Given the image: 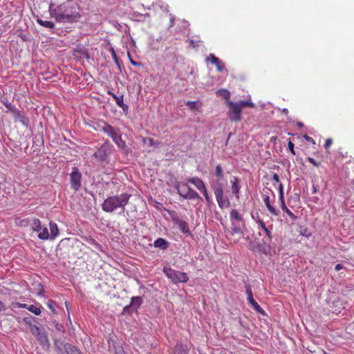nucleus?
Listing matches in <instances>:
<instances>
[{
  "label": "nucleus",
  "mask_w": 354,
  "mask_h": 354,
  "mask_svg": "<svg viewBox=\"0 0 354 354\" xmlns=\"http://www.w3.org/2000/svg\"><path fill=\"white\" fill-rule=\"evenodd\" d=\"M343 267H344V266H343V265H342V264H341V263H338V264H337V265L335 266V270H336V271H339V270H340L341 269H342V268H343Z\"/></svg>",
  "instance_id": "50"
},
{
  "label": "nucleus",
  "mask_w": 354,
  "mask_h": 354,
  "mask_svg": "<svg viewBox=\"0 0 354 354\" xmlns=\"http://www.w3.org/2000/svg\"><path fill=\"white\" fill-rule=\"evenodd\" d=\"M107 93L113 97L115 100L116 104L120 107L124 103L123 95L118 96L111 91H109Z\"/></svg>",
  "instance_id": "27"
},
{
  "label": "nucleus",
  "mask_w": 354,
  "mask_h": 354,
  "mask_svg": "<svg viewBox=\"0 0 354 354\" xmlns=\"http://www.w3.org/2000/svg\"><path fill=\"white\" fill-rule=\"evenodd\" d=\"M215 176L218 178L216 182H218L219 180L223 178L224 174L223 170L221 165H216L215 168Z\"/></svg>",
  "instance_id": "31"
},
{
  "label": "nucleus",
  "mask_w": 354,
  "mask_h": 354,
  "mask_svg": "<svg viewBox=\"0 0 354 354\" xmlns=\"http://www.w3.org/2000/svg\"><path fill=\"white\" fill-rule=\"evenodd\" d=\"M37 339L40 343L41 345L43 346H48L49 345V341L47 335H46L44 330H41L36 335H35Z\"/></svg>",
  "instance_id": "17"
},
{
  "label": "nucleus",
  "mask_w": 354,
  "mask_h": 354,
  "mask_svg": "<svg viewBox=\"0 0 354 354\" xmlns=\"http://www.w3.org/2000/svg\"><path fill=\"white\" fill-rule=\"evenodd\" d=\"M174 186L178 194L185 199H202L199 194L187 185V182L176 181Z\"/></svg>",
  "instance_id": "4"
},
{
  "label": "nucleus",
  "mask_w": 354,
  "mask_h": 354,
  "mask_svg": "<svg viewBox=\"0 0 354 354\" xmlns=\"http://www.w3.org/2000/svg\"><path fill=\"white\" fill-rule=\"evenodd\" d=\"M272 180H273V181H274V183H279V185L280 184H281V183H280L279 177V176H278L277 174H273V176H272Z\"/></svg>",
  "instance_id": "42"
},
{
  "label": "nucleus",
  "mask_w": 354,
  "mask_h": 354,
  "mask_svg": "<svg viewBox=\"0 0 354 354\" xmlns=\"http://www.w3.org/2000/svg\"><path fill=\"white\" fill-rule=\"evenodd\" d=\"M185 104L189 108L190 110L194 111L197 110L198 111L200 109V106H198L196 103V102H192V101H187Z\"/></svg>",
  "instance_id": "33"
},
{
  "label": "nucleus",
  "mask_w": 354,
  "mask_h": 354,
  "mask_svg": "<svg viewBox=\"0 0 354 354\" xmlns=\"http://www.w3.org/2000/svg\"><path fill=\"white\" fill-rule=\"evenodd\" d=\"M201 192L203 194V195H204V196H205V198L206 201H207V203H209V202L210 201V197H209V194H208V193H207V191L206 187H205V188H204V189H203V190H201Z\"/></svg>",
  "instance_id": "40"
},
{
  "label": "nucleus",
  "mask_w": 354,
  "mask_h": 354,
  "mask_svg": "<svg viewBox=\"0 0 354 354\" xmlns=\"http://www.w3.org/2000/svg\"><path fill=\"white\" fill-rule=\"evenodd\" d=\"M82 174L77 167H73L70 174L71 187L74 191H77L81 187Z\"/></svg>",
  "instance_id": "7"
},
{
  "label": "nucleus",
  "mask_w": 354,
  "mask_h": 354,
  "mask_svg": "<svg viewBox=\"0 0 354 354\" xmlns=\"http://www.w3.org/2000/svg\"><path fill=\"white\" fill-rule=\"evenodd\" d=\"M64 349L66 351V354H81L79 349L69 344H66L64 345Z\"/></svg>",
  "instance_id": "25"
},
{
  "label": "nucleus",
  "mask_w": 354,
  "mask_h": 354,
  "mask_svg": "<svg viewBox=\"0 0 354 354\" xmlns=\"http://www.w3.org/2000/svg\"><path fill=\"white\" fill-rule=\"evenodd\" d=\"M13 115L15 118L21 123L24 126L28 127L29 124V119L22 114L19 110L14 109L12 110Z\"/></svg>",
  "instance_id": "11"
},
{
  "label": "nucleus",
  "mask_w": 354,
  "mask_h": 354,
  "mask_svg": "<svg viewBox=\"0 0 354 354\" xmlns=\"http://www.w3.org/2000/svg\"><path fill=\"white\" fill-rule=\"evenodd\" d=\"M24 322L29 326V327L32 324L31 322V319L29 317H24Z\"/></svg>",
  "instance_id": "47"
},
{
  "label": "nucleus",
  "mask_w": 354,
  "mask_h": 354,
  "mask_svg": "<svg viewBox=\"0 0 354 354\" xmlns=\"http://www.w3.org/2000/svg\"><path fill=\"white\" fill-rule=\"evenodd\" d=\"M147 141H148L149 145L151 146V147L158 146L160 144V142H155L153 141V140L152 138H144L143 139V142H146Z\"/></svg>",
  "instance_id": "38"
},
{
  "label": "nucleus",
  "mask_w": 354,
  "mask_h": 354,
  "mask_svg": "<svg viewBox=\"0 0 354 354\" xmlns=\"http://www.w3.org/2000/svg\"><path fill=\"white\" fill-rule=\"evenodd\" d=\"M142 304V299L140 297H133L131 298V302L129 306H127L124 308V310H126L128 308H130L131 306L133 307L135 310L138 309L140 306Z\"/></svg>",
  "instance_id": "22"
},
{
  "label": "nucleus",
  "mask_w": 354,
  "mask_h": 354,
  "mask_svg": "<svg viewBox=\"0 0 354 354\" xmlns=\"http://www.w3.org/2000/svg\"><path fill=\"white\" fill-rule=\"evenodd\" d=\"M93 156L100 162H104L107 158V147L102 145L94 153Z\"/></svg>",
  "instance_id": "9"
},
{
  "label": "nucleus",
  "mask_w": 354,
  "mask_h": 354,
  "mask_svg": "<svg viewBox=\"0 0 354 354\" xmlns=\"http://www.w3.org/2000/svg\"><path fill=\"white\" fill-rule=\"evenodd\" d=\"M163 272L174 283H186L189 281L187 273L176 270L168 266L164 267Z\"/></svg>",
  "instance_id": "5"
},
{
  "label": "nucleus",
  "mask_w": 354,
  "mask_h": 354,
  "mask_svg": "<svg viewBox=\"0 0 354 354\" xmlns=\"http://www.w3.org/2000/svg\"><path fill=\"white\" fill-rule=\"evenodd\" d=\"M230 219L232 221L233 224H234L233 221H243V217L239 214L238 211L235 209H232L231 210L230 214Z\"/></svg>",
  "instance_id": "26"
},
{
  "label": "nucleus",
  "mask_w": 354,
  "mask_h": 354,
  "mask_svg": "<svg viewBox=\"0 0 354 354\" xmlns=\"http://www.w3.org/2000/svg\"><path fill=\"white\" fill-rule=\"evenodd\" d=\"M31 227H32V230L35 232H40L42 229L40 220L39 218H34L32 220Z\"/></svg>",
  "instance_id": "24"
},
{
  "label": "nucleus",
  "mask_w": 354,
  "mask_h": 354,
  "mask_svg": "<svg viewBox=\"0 0 354 354\" xmlns=\"http://www.w3.org/2000/svg\"><path fill=\"white\" fill-rule=\"evenodd\" d=\"M6 106L7 108H9V109H11V108H12V106H11V104H6Z\"/></svg>",
  "instance_id": "56"
},
{
  "label": "nucleus",
  "mask_w": 354,
  "mask_h": 354,
  "mask_svg": "<svg viewBox=\"0 0 354 354\" xmlns=\"http://www.w3.org/2000/svg\"><path fill=\"white\" fill-rule=\"evenodd\" d=\"M153 245L155 248L166 250L168 247V242L162 238H158L154 241Z\"/></svg>",
  "instance_id": "21"
},
{
  "label": "nucleus",
  "mask_w": 354,
  "mask_h": 354,
  "mask_svg": "<svg viewBox=\"0 0 354 354\" xmlns=\"http://www.w3.org/2000/svg\"><path fill=\"white\" fill-rule=\"evenodd\" d=\"M50 234L47 227H42L41 230L39 232L38 238L41 240H47L50 239Z\"/></svg>",
  "instance_id": "29"
},
{
  "label": "nucleus",
  "mask_w": 354,
  "mask_h": 354,
  "mask_svg": "<svg viewBox=\"0 0 354 354\" xmlns=\"http://www.w3.org/2000/svg\"><path fill=\"white\" fill-rule=\"evenodd\" d=\"M130 197L131 195L127 193L109 196L102 203V209L107 213H112L117 209H122L124 211Z\"/></svg>",
  "instance_id": "2"
},
{
  "label": "nucleus",
  "mask_w": 354,
  "mask_h": 354,
  "mask_svg": "<svg viewBox=\"0 0 354 354\" xmlns=\"http://www.w3.org/2000/svg\"><path fill=\"white\" fill-rule=\"evenodd\" d=\"M263 201H264L265 205H266V207L268 208V211L271 214H272L274 215L278 214V212L277 211V209L271 205L269 196H268V195L264 196Z\"/></svg>",
  "instance_id": "20"
},
{
  "label": "nucleus",
  "mask_w": 354,
  "mask_h": 354,
  "mask_svg": "<svg viewBox=\"0 0 354 354\" xmlns=\"http://www.w3.org/2000/svg\"><path fill=\"white\" fill-rule=\"evenodd\" d=\"M187 183L193 184L199 191L203 190L205 188L204 183L199 178H190L187 179Z\"/></svg>",
  "instance_id": "16"
},
{
  "label": "nucleus",
  "mask_w": 354,
  "mask_h": 354,
  "mask_svg": "<svg viewBox=\"0 0 354 354\" xmlns=\"http://www.w3.org/2000/svg\"><path fill=\"white\" fill-rule=\"evenodd\" d=\"M258 224L259 225V227L261 228L263 230H266V228L267 227L266 226L265 223L263 221H261V220H259L258 221Z\"/></svg>",
  "instance_id": "46"
},
{
  "label": "nucleus",
  "mask_w": 354,
  "mask_h": 354,
  "mask_svg": "<svg viewBox=\"0 0 354 354\" xmlns=\"http://www.w3.org/2000/svg\"><path fill=\"white\" fill-rule=\"evenodd\" d=\"M49 226L50 230V239H54L59 234V229L57 225L55 223L50 221L49 223Z\"/></svg>",
  "instance_id": "23"
},
{
  "label": "nucleus",
  "mask_w": 354,
  "mask_h": 354,
  "mask_svg": "<svg viewBox=\"0 0 354 354\" xmlns=\"http://www.w3.org/2000/svg\"><path fill=\"white\" fill-rule=\"evenodd\" d=\"M304 138L306 140L310 141V136H308L307 134H305V135L304 136Z\"/></svg>",
  "instance_id": "54"
},
{
  "label": "nucleus",
  "mask_w": 354,
  "mask_h": 354,
  "mask_svg": "<svg viewBox=\"0 0 354 354\" xmlns=\"http://www.w3.org/2000/svg\"><path fill=\"white\" fill-rule=\"evenodd\" d=\"M310 141H311V142H313V144H315V142L314 140H313L312 138H311V139H310Z\"/></svg>",
  "instance_id": "59"
},
{
  "label": "nucleus",
  "mask_w": 354,
  "mask_h": 354,
  "mask_svg": "<svg viewBox=\"0 0 354 354\" xmlns=\"http://www.w3.org/2000/svg\"><path fill=\"white\" fill-rule=\"evenodd\" d=\"M207 61L215 64L218 71L221 72L224 70L223 63L213 54H210L209 57H207Z\"/></svg>",
  "instance_id": "12"
},
{
  "label": "nucleus",
  "mask_w": 354,
  "mask_h": 354,
  "mask_svg": "<svg viewBox=\"0 0 354 354\" xmlns=\"http://www.w3.org/2000/svg\"><path fill=\"white\" fill-rule=\"evenodd\" d=\"M48 307H49L50 308H53V307H52V306H51L50 304H48Z\"/></svg>",
  "instance_id": "60"
},
{
  "label": "nucleus",
  "mask_w": 354,
  "mask_h": 354,
  "mask_svg": "<svg viewBox=\"0 0 354 354\" xmlns=\"http://www.w3.org/2000/svg\"><path fill=\"white\" fill-rule=\"evenodd\" d=\"M12 306L14 308H21V304L19 302H13L12 303Z\"/></svg>",
  "instance_id": "49"
},
{
  "label": "nucleus",
  "mask_w": 354,
  "mask_h": 354,
  "mask_svg": "<svg viewBox=\"0 0 354 354\" xmlns=\"http://www.w3.org/2000/svg\"><path fill=\"white\" fill-rule=\"evenodd\" d=\"M110 352L113 354H123V349L121 346L116 345V342L112 339L108 341Z\"/></svg>",
  "instance_id": "14"
},
{
  "label": "nucleus",
  "mask_w": 354,
  "mask_h": 354,
  "mask_svg": "<svg viewBox=\"0 0 354 354\" xmlns=\"http://www.w3.org/2000/svg\"><path fill=\"white\" fill-rule=\"evenodd\" d=\"M229 108L228 117L232 122H239L241 120V110L245 107L254 108V104L250 100H240L233 102L230 100L227 102Z\"/></svg>",
  "instance_id": "3"
},
{
  "label": "nucleus",
  "mask_w": 354,
  "mask_h": 354,
  "mask_svg": "<svg viewBox=\"0 0 354 354\" xmlns=\"http://www.w3.org/2000/svg\"><path fill=\"white\" fill-rule=\"evenodd\" d=\"M352 183H353V184L354 185V179L353 180Z\"/></svg>",
  "instance_id": "61"
},
{
  "label": "nucleus",
  "mask_w": 354,
  "mask_h": 354,
  "mask_svg": "<svg viewBox=\"0 0 354 354\" xmlns=\"http://www.w3.org/2000/svg\"><path fill=\"white\" fill-rule=\"evenodd\" d=\"M297 126L299 127H303V124L301 122H297Z\"/></svg>",
  "instance_id": "57"
},
{
  "label": "nucleus",
  "mask_w": 354,
  "mask_h": 354,
  "mask_svg": "<svg viewBox=\"0 0 354 354\" xmlns=\"http://www.w3.org/2000/svg\"><path fill=\"white\" fill-rule=\"evenodd\" d=\"M189 352L187 346L181 343L176 344L174 350V354H189Z\"/></svg>",
  "instance_id": "18"
},
{
  "label": "nucleus",
  "mask_w": 354,
  "mask_h": 354,
  "mask_svg": "<svg viewBox=\"0 0 354 354\" xmlns=\"http://www.w3.org/2000/svg\"><path fill=\"white\" fill-rule=\"evenodd\" d=\"M216 94H217V95L222 96L224 99H225L227 100V102L228 100H230V93L227 89H224V88L219 89L216 91Z\"/></svg>",
  "instance_id": "32"
},
{
  "label": "nucleus",
  "mask_w": 354,
  "mask_h": 354,
  "mask_svg": "<svg viewBox=\"0 0 354 354\" xmlns=\"http://www.w3.org/2000/svg\"><path fill=\"white\" fill-rule=\"evenodd\" d=\"M30 332L35 336L39 331H41V330H42L41 328H40L36 324H32L30 327Z\"/></svg>",
  "instance_id": "36"
},
{
  "label": "nucleus",
  "mask_w": 354,
  "mask_h": 354,
  "mask_svg": "<svg viewBox=\"0 0 354 354\" xmlns=\"http://www.w3.org/2000/svg\"><path fill=\"white\" fill-rule=\"evenodd\" d=\"M131 64L134 66H136L138 64L136 62L133 61L132 59L131 60Z\"/></svg>",
  "instance_id": "58"
},
{
  "label": "nucleus",
  "mask_w": 354,
  "mask_h": 354,
  "mask_svg": "<svg viewBox=\"0 0 354 354\" xmlns=\"http://www.w3.org/2000/svg\"><path fill=\"white\" fill-rule=\"evenodd\" d=\"M97 127L99 131L104 132L111 138L113 137L117 131H119V129L114 128L105 122L99 124Z\"/></svg>",
  "instance_id": "8"
},
{
  "label": "nucleus",
  "mask_w": 354,
  "mask_h": 354,
  "mask_svg": "<svg viewBox=\"0 0 354 354\" xmlns=\"http://www.w3.org/2000/svg\"><path fill=\"white\" fill-rule=\"evenodd\" d=\"M28 306H28V305H27L26 304H21V308L28 309Z\"/></svg>",
  "instance_id": "53"
},
{
  "label": "nucleus",
  "mask_w": 354,
  "mask_h": 354,
  "mask_svg": "<svg viewBox=\"0 0 354 354\" xmlns=\"http://www.w3.org/2000/svg\"><path fill=\"white\" fill-rule=\"evenodd\" d=\"M77 4L72 1H66L53 10V15L59 22H72L80 17Z\"/></svg>",
  "instance_id": "1"
},
{
  "label": "nucleus",
  "mask_w": 354,
  "mask_h": 354,
  "mask_svg": "<svg viewBox=\"0 0 354 354\" xmlns=\"http://www.w3.org/2000/svg\"><path fill=\"white\" fill-rule=\"evenodd\" d=\"M5 306L3 302L0 301V312L5 310Z\"/></svg>",
  "instance_id": "51"
},
{
  "label": "nucleus",
  "mask_w": 354,
  "mask_h": 354,
  "mask_svg": "<svg viewBox=\"0 0 354 354\" xmlns=\"http://www.w3.org/2000/svg\"><path fill=\"white\" fill-rule=\"evenodd\" d=\"M113 141L115 142V144L120 149H125L126 148V143L122 140L121 137V134L119 133V131H117L113 137H111Z\"/></svg>",
  "instance_id": "15"
},
{
  "label": "nucleus",
  "mask_w": 354,
  "mask_h": 354,
  "mask_svg": "<svg viewBox=\"0 0 354 354\" xmlns=\"http://www.w3.org/2000/svg\"><path fill=\"white\" fill-rule=\"evenodd\" d=\"M180 230L183 232H187V223L185 222H182L180 224Z\"/></svg>",
  "instance_id": "43"
},
{
  "label": "nucleus",
  "mask_w": 354,
  "mask_h": 354,
  "mask_svg": "<svg viewBox=\"0 0 354 354\" xmlns=\"http://www.w3.org/2000/svg\"><path fill=\"white\" fill-rule=\"evenodd\" d=\"M232 235H237L239 239H240L242 236H243V232L241 231V230L239 227H234L232 228Z\"/></svg>",
  "instance_id": "37"
},
{
  "label": "nucleus",
  "mask_w": 354,
  "mask_h": 354,
  "mask_svg": "<svg viewBox=\"0 0 354 354\" xmlns=\"http://www.w3.org/2000/svg\"><path fill=\"white\" fill-rule=\"evenodd\" d=\"M124 112H127L128 111V109H129V106L128 105H127L126 104L123 103L120 106Z\"/></svg>",
  "instance_id": "48"
},
{
  "label": "nucleus",
  "mask_w": 354,
  "mask_h": 354,
  "mask_svg": "<svg viewBox=\"0 0 354 354\" xmlns=\"http://www.w3.org/2000/svg\"><path fill=\"white\" fill-rule=\"evenodd\" d=\"M297 231L298 232L299 235L304 236L306 238H308L310 236L308 229L306 227L299 225L297 229Z\"/></svg>",
  "instance_id": "30"
},
{
  "label": "nucleus",
  "mask_w": 354,
  "mask_h": 354,
  "mask_svg": "<svg viewBox=\"0 0 354 354\" xmlns=\"http://www.w3.org/2000/svg\"><path fill=\"white\" fill-rule=\"evenodd\" d=\"M28 310L35 315H39L41 314L40 308L35 305H30L28 308Z\"/></svg>",
  "instance_id": "34"
},
{
  "label": "nucleus",
  "mask_w": 354,
  "mask_h": 354,
  "mask_svg": "<svg viewBox=\"0 0 354 354\" xmlns=\"http://www.w3.org/2000/svg\"><path fill=\"white\" fill-rule=\"evenodd\" d=\"M212 187L213 189L218 206L221 208L229 207L230 202L223 198V185L219 182H215L212 183Z\"/></svg>",
  "instance_id": "6"
},
{
  "label": "nucleus",
  "mask_w": 354,
  "mask_h": 354,
  "mask_svg": "<svg viewBox=\"0 0 354 354\" xmlns=\"http://www.w3.org/2000/svg\"><path fill=\"white\" fill-rule=\"evenodd\" d=\"M249 304L253 308L254 310L260 313L262 315H266V313L264 310L258 304V303L254 299V298L248 300Z\"/></svg>",
  "instance_id": "19"
},
{
  "label": "nucleus",
  "mask_w": 354,
  "mask_h": 354,
  "mask_svg": "<svg viewBox=\"0 0 354 354\" xmlns=\"http://www.w3.org/2000/svg\"><path fill=\"white\" fill-rule=\"evenodd\" d=\"M245 292L247 294V300L252 299L253 298V293L252 287L250 284L247 283L245 286Z\"/></svg>",
  "instance_id": "35"
},
{
  "label": "nucleus",
  "mask_w": 354,
  "mask_h": 354,
  "mask_svg": "<svg viewBox=\"0 0 354 354\" xmlns=\"http://www.w3.org/2000/svg\"><path fill=\"white\" fill-rule=\"evenodd\" d=\"M232 183V192L234 194L236 199L239 198L241 185L239 184V179L236 176H234L231 180Z\"/></svg>",
  "instance_id": "10"
},
{
  "label": "nucleus",
  "mask_w": 354,
  "mask_h": 354,
  "mask_svg": "<svg viewBox=\"0 0 354 354\" xmlns=\"http://www.w3.org/2000/svg\"><path fill=\"white\" fill-rule=\"evenodd\" d=\"M111 54H112V56L115 58V59H117V56H116V54L114 51L113 49L111 50Z\"/></svg>",
  "instance_id": "52"
},
{
  "label": "nucleus",
  "mask_w": 354,
  "mask_h": 354,
  "mask_svg": "<svg viewBox=\"0 0 354 354\" xmlns=\"http://www.w3.org/2000/svg\"><path fill=\"white\" fill-rule=\"evenodd\" d=\"M88 243L95 247L96 249H100L101 245L93 239L90 238L88 239Z\"/></svg>",
  "instance_id": "39"
},
{
  "label": "nucleus",
  "mask_w": 354,
  "mask_h": 354,
  "mask_svg": "<svg viewBox=\"0 0 354 354\" xmlns=\"http://www.w3.org/2000/svg\"><path fill=\"white\" fill-rule=\"evenodd\" d=\"M294 146L295 145H294L293 142H292L291 141L288 142V147L292 154H295V150H294Z\"/></svg>",
  "instance_id": "41"
},
{
  "label": "nucleus",
  "mask_w": 354,
  "mask_h": 354,
  "mask_svg": "<svg viewBox=\"0 0 354 354\" xmlns=\"http://www.w3.org/2000/svg\"><path fill=\"white\" fill-rule=\"evenodd\" d=\"M37 22L39 25L45 27V28H50V29H53L55 27L54 23L50 21L43 20L41 19H37Z\"/></svg>",
  "instance_id": "28"
},
{
  "label": "nucleus",
  "mask_w": 354,
  "mask_h": 354,
  "mask_svg": "<svg viewBox=\"0 0 354 354\" xmlns=\"http://www.w3.org/2000/svg\"><path fill=\"white\" fill-rule=\"evenodd\" d=\"M279 198L282 203V209L286 211L287 214L292 218L295 219L296 216L295 214L288 209V207L285 205V203L283 201V185L282 184L279 185Z\"/></svg>",
  "instance_id": "13"
},
{
  "label": "nucleus",
  "mask_w": 354,
  "mask_h": 354,
  "mask_svg": "<svg viewBox=\"0 0 354 354\" xmlns=\"http://www.w3.org/2000/svg\"><path fill=\"white\" fill-rule=\"evenodd\" d=\"M263 231L265 232L268 239L269 240H271L272 239L271 231L268 227H266V230H263Z\"/></svg>",
  "instance_id": "44"
},
{
  "label": "nucleus",
  "mask_w": 354,
  "mask_h": 354,
  "mask_svg": "<svg viewBox=\"0 0 354 354\" xmlns=\"http://www.w3.org/2000/svg\"><path fill=\"white\" fill-rule=\"evenodd\" d=\"M311 164H313L315 165H317V162L313 158H311Z\"/></svg>",
  "instance_id": "55"
},
{
  "label": "nucleus",
  "mask_w": 354,
  "mask_h": 354,
  "mask_svg": "<svg viewBox=\"0 0 354 354\" xmlns=\"http://www.w3.org/2000/svg\"><path fill=\"white\" fill-rule=\"evenodd\" d=\"M333 140L330 138H328L324 144L325 148L327 149L331 145H332Z\"/></svg>",
  "instance_id": "45"
}]
</instances>
